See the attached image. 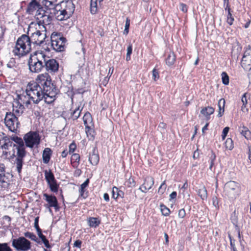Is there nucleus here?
Masks as SVG:
<instances>
[{
    "mask_svg": "<svg viewBox=\"0 0 251 251\" xmlns=\"http://www.w3.org/2000/svg\"><path fill=\"white\" fill-rule=\"evenodd\" d=\"M30 57L33 59L35 60L42 65L44 67L45 63L50 58L49 56L46 54V53L44 50H38L34 52L33 54L30 55Z\"/></svg>",
    "mask_w": 251,
    "mask_h": 251,
    "instance_id": "13",
    "label": "nucleus"
},
{
    "mask_svg": "<svg viewBox=\"0 0 251 251\" xmlns=\"http://www.w3.org/2000/svg\"><path fill=\"white\" fill-rule=\"evenodd\" d=\"M222 79L223 83L225 85H227L229 83V77L226 72L222 73Z\"/></svg>",
    "mask_w": 251,
    "mask_h": 251,
    "instance_id": "40",
    "label": "nucleus"
},
{
    "mask_svg": "<svg viewBox=\"0 0 251 251\" xmlns=\"http://www.w3.org/2000/svg\"><path fill=\"white\" fill-rule=\"evenodd\" d=\"M72 161H73L74 163H75V166L77 167L79 164V161H80L79 155L77 153L73 154L72 156Z\"/></svg>",
    "mask_w": 251,
    "mask_h": 251,
    "instance_id": "39",
    "label": "nucleus"
},
{
    "mask_svg": "<svg viewBox=\"0 0 251 251\" xmlns=\"http://www.w3.org/2000/svg\"><path fill=\"white\" fill-rule=\"evenodd\" d=\"M132 51V45L130 44L128 45L127 48V53L126 55V59L128 61L130 59V55Z\"/></svg>",
    "mask_w": 251,
    "mask_h": 251,
    "instance_id": "43",
    "label": "nucleus"
},
{
    "mask_svg": "<svg viewBox=\"0 0 251 251\" xmlns=\"http://www.w3.org/2000/svg\"><path fill=\"white\" fill-rule=\"evenodd\" d=\"M24 139L26 146L29 148L37 146L39 144L40 141L39 134L36 132L33 131L26 133L25 135Z\"/></svg>",
    "mask_w": 251,
    "mask_h": 251,
    "instance_id": "11",
    "label": "nucleus"
},
{
    "mask_svg": "<svg viewBox=\"0 0 251 251\" xmlns=\"http://www.w3.org/2000/svg\"><path fill=\"white\" fill-rule=\"evenodd\" d=\"M44 199L48 202L50 207H56L57 206V201L54 196L49 195L46 193L43 194Z\"/></svg>",
    "mask_w": 251,
    "mask_h": 251,
    "instance_id": "20",
    "label": "nucleus"
},
{
    "mask_svg": "<svg viewBox=\"0 0 251 251\" xmlns=\"http://www.w3.org/2000/svg\"><path fill=\"white\" fill-rule=\"evenodd\" d=\"M38 222H39V217H37L35 218L34 220V227L36 229L40 228L39 225H38Z\"/></svg>",
    "mask_w": 251,
    "mask_h": 251,
    "instance_id": "58",
    "label": "nucleus"
},
{
    "mask_svg": "<svg viewBox=\"0 0 251 251\" xmlns=\"http://www.w3.org/2000/svg\"><path fill=\"white\" fill-rule=\"evenodd\" d=\"M118 190V188L116 187H114L112 189V197L114 199H116V194H117Z\"/></svg>",
    "mask_w": 251,
    "mask_h": 251,
    "instance_id": "55",
    "label": "nucleus"
},
{
    "mask_svg": "<svg viewBox=\"0 0 251 251\" xmlns=\"http://www.w3.org/2000/svg\"><path fill=\"white\" fill-rule=\"evenodd\" d=\"M179 6H180V9L182 12H183L184 13L187 12L188 8H187V5L185 4L181 3H180Z\"/></svg>",
    "mask_w": 251,
    "mask_h": 251,
    "instance_id": "51",
    "label": "nucleus"
},
{
    "mask_svg": "<svg viewBox=\"0 0 251 251\" xmlns=\"http://www.w3.org/2000/svg\"><path fill=\"white\" fill-rule=\"evenodd\" d=\"M214 112V109L211 106H207L203 108L201 111V113L208 120L210 118V115L212 114Z\"/></svg>",
    "mask_w": 251,
    "mask_h": 251,
    "instance_id": "21",
    "label": "nucleus"
},
{
    "mask_svg": "<svg viewBox=\"0 0 251 251\" xmlns=\"http://www.w3.org/2000/svg\"><path fill=\"white\" fill-rule=\"evenodd\" d=\"M34 83L39 84L48 93L49 97H47L48 102H53L56 99L58 90L51 81V78L48 73H45L37 75Z\"/></svg>",
    "mask_w": 251,
    "mask_h": 251,
    "instance_id": "2",
    "label": "nucleus"
},
{
    "mask_svg": "<svg viewBox=\"0 0 251 251\" xmlns=\"http://www.w3.org/2000/svg\"><path fill=\"white\" fill-rule=\"evenodd\" d=\"M44 67L48 72L55 73L58 70L59 64L56 60L49 58L45 63Z\"/></svg>",
    "mask_w": 251,
    "mask_h": 251,
    "instance_id": "17",
    "label": "nucleus"
},
{
    "mask_svg": "<svg viewBox=\"0 0 251 251\" xmlns=\"http://www.w3.org/2000/svg\"><path fill=\"white\" fill-rule=\"evenodd\" d=\"M130 25V20L128 18L126 19V25L125 27V30L124 31V34H127L129 31V27Z\"/></svg>",
    "mask_w": 251,
    "mask_h": 251,
    "instance_id": "45",
    "label": "nucleus"
},
{
    "mask_svg": "<svg viewBox=\"0 0 251 251\" xmlns=\"http://www.w3.org/2000/svg\"><path fill=\"white\" fill-rule=\"evenodd\" d=\"M239 131L246 139H249L251 138V131H250L247 127L243 126L240 128Z\"/></svg>",
    "mask_w": 251,
    "mask_h": 251,
    "instance_id": "31",
    "label": "nucleus"
},
{
    "mask_svg": "<svg viewBox=\"0 0 251 251\" xmlns=\"http://www.w3.org/2000/svg\"><path fill=\"white\" fill-rule=\"evenodd\" d=\"M176 192H173L170 195V199H174L176 198Z\"/></svg>",
    "mask_w": 251,
    "mask_h": 251,
    "instance_id": "62",
    "label": "nucleus"
},
{
    "mask_svg": "<svg viewBox=\"0 0 251 251\" xmlns=\"http://www.w3.org/2000/svg\"><path fill=\"white\" fill-rule=\"evenodd\" d=\"M24 106L19 100H14L13 103V113L16 116H20L23 113Z\"/></svg>",
    "mask_w": 251,
    "mask_h": 251,
    "instance_id": "19",
    "label": "nucleus"
},
{
    "mask_svg": "<svg viewBox=\"0 0 251 251\" xmlns=\"http://www.w3.org/2000/svg\"><path fill=\"white\" fill-rule=\"evenodd\" d=\"M29 69L30 72L34 73L40 72L44 68L43 65L37 62L32 57L30 58L28 62Z\"/></svg>",
    "mask_w": 251,
    "mask_h": 251,
    "instance_id": "16",
    "label": "nucleus"
},
{
    "mask_svg": "<svg viewBox=\"0 0 251 251\" xmlns=\"http://www.w3.org/2000/svg\"><path fill=\"white\" fill-rule=\"evenodd\" d=\"M241 110L244 112V113H246L248 112V108H247V106H246V105H243V104H242V105L241 106Z\"/></svg>",
    "mask_w": 251,
    "mask_h": 251,
    "instance_id": "63",
    "label": "nucleus"
},
{
    "mask_svg": "<svg viewBox=\"0 0 251 251\" xmlns=\"http://www.w3.org/2000/svg\"><path fill=\"white\" fill-rule=\"evenodd\" d=\"M51 153V151L50 149L47 148H45L43 152V160L44 163H48L50 158V155Z\"/></svg>",
    "mask_w": 251,
    "mask_h": 251,
    "instance_id": "24",
    "label": "nucleus"
},
{
    "mask_svg": "<svg viewBox=\"0 0 251 251\" xmlns=\"http://www.w3.org/2000/svg\"><path fill=\"white\" fill-rule=\"evenodd\" d=\"M178 216L181 218H183L185 216V211L184 209H181L178 211Z\"/></svg>",
    "mask_w": 251,
    "mask_h": 251,
    "instance_id": "53",
    "label": "nucleus"
},
{
    "mask_svg": "<svg viewBox=\"0 0 251 251\" xmlns=\"http://www.w3.org/2000/svg\"><path fill=\"white\" fill-rule=\"evenodd\" d=\"M85 131L89 140H93L94 139V131L91 126L85 127Z\"/></svg>",
    "mask_w": 251,
    "mask_h": 251,
    "instance_id": "35",
    "label": "nucleus"
},
{
    "mask_svg": "<svg viewBox=\"0 0 251 251\" xmlns=\"http://www.w3.org/2000/svg\"><path fill=\"white\" fill-rule=\"evenodd\" d=\"M152 79L154 81H156L159 77V73L155 69H154L152 71Z\"/></svg>",
    "mask_w": 251,
    "mask_h": 251,
    "instance_id": "48",
    "label": "nucleus"
},
{
    "mask_svg": "<svg viewBox=\"0 0 251 251\" xmlns=\"http://www.w3.org/2000/svg\"><path fill=\"white\" fill-rule=\"evenodd\" d=\"M200 152L199 151L197 150L195 151L193 154V158L194 159H197L199 157Z\"/></svg>",
    "mask_w": 251,
    "mask_h": 251,
    "instance_id": "61",
    "label": "nucleus"
},
{
    "mask_svg": "<svg viewBox=\"0 0 251 251\" xmlns=\"http://www.w3.org/2000/svg\"><path fill=\"white\" fill-rule=\"evenodd\" d=\"M0 182L4 187L7 186L9 183V180L5 175V172L2 167H0Z\"/></svg>",
    "mask_w": 251,
    "mask_h": 251,
    "instance_id": "22",
    "label": "nucleus"
},
{
    "mask_svg": "<svg viewBox=\"0 0 251 251\" xmlns=\"http://www.w3.org/2000/svg\"><path fill=\"white\" fill-rule=\"evenodd\" d=\"M100 221L97 218L90 217L88 219V225L91 227H96L100 224Z\"/></svg>",
    "mask_w": 251,
    "mask_h": 251,
    "instance_id": "32",
    "label": "nucleus"
},
{
    "mask_svg": "<svg viewBox=\"0 0 251 251\" xmlns=\"http://www.w3.org/2000/svg\"><path fill=\"white\" fill-rule=\"evenodd\" d=\"M76 149V146L75 144L72 143L69 146L70 152H73Z\"/></svg>",
    "mask_w": 251,
    "mask_h": 251,
    "instance_id": "56",
    "label": "nucleus"
},
{
    "mask_svg": "<svg viewBox=\"0 0 251 251\" xmlns=\"http://www.w3.org/2000/svg\"><path fill=\"white\" fill-rule=\"evenodd\" d=\"M17 100H19L23 105L25 104L26 106H28L30 104V100L28 98L27 99L26 96L22 94L19 96V99Z\"/></svg>",
    "mask_w": 251,
    "mask_h": 251,
    "instance_id": "34",
    "label": "nucleus"
},
{
    "mask_svg": "<svg viewBox=\"0 0 251 251\" xmlns=\"http://www.w3.org/2000/svg\"><path fill=\"white\" fill-rule=\"evenodd\" d=\"M215 159H216L215 154L213 153H212L211 156L210 158V166H209V169L210 170H212V167L214 165Z\"/></svg>",
    "mask_w": 251,
    "mask_h": 251,
    "instance_id": "47",
    "label": "nucleus"
},
{
    "mask_svg": "<svg viewBox=\"0 0 251 251\" xmlns=\"http://www.w3.org/2000/svg\"><path fill=\"white\" fill-rule=\"evenodd\" d=\"M225 147L226 149L231 150L234 147L233 142L232 140L228 138L226 139L225 143Z\"/></svg>",
    "mask_w": 251,
    "mask_h": 251,
    "instance_id": "37",
    "label": "nucleus"
},
{
    "mask_svg": "<svg viewBox=\"0 0 251 251\" xmlns=\"http://www.w3.org/2000/svg\"><path fill=\"white\" fill-rule=\"evenodd\" d=\"M10 139L12 142L14 141L16 144L13 143L14 149H15L16 151V159L14 164L18 173L20 174L23 167V159L25 156L24 143L23 139L18 136H15Z\"/></svg>",
    "mask_w": 251,
    "mask_h": 251,
    "instance_id": "5",
    "label": "nucleus"
},
{
    "mask_svg": "<svg viewBox=\"0 0 251 251\" xmlns=\"http://www.w3.org/2000/svg\"><path fill=\"white\" fill-rule=\"evenodd\" d=\"M43 8L41 5L36 0H32L28 4L26 12L30 15H34L36 18L37 15H40L41 12H43Z\"/></svg>",
    "mask_w": 251,
    "mask_h": 251,
    "instance_id": "12",
    "label": "nucleus"
},
{
    "mask_svg": "<svg viewBox=\"0 0 251 251\" xmlns=\"http://www.w3.org/2000/svg\"><path fill=\"white\" fill-rule=\"evenodd\" d=\"M89 161L93 165H96L99 161V156L98 154L94 151L89 156Z\"/></svg>",
    "mask_w": 251,
    "mask_h": 251,
    "instance_id": "26",
    "label": "nucleus"
},
{
    "mask_svg": "<svg viewBox=\"0 0 251 251\" xmlns=\"http://www.w3.org/2000/svg\"><path fill=\"white\" fill-rule=\"evenodd\" d=\"M119 197H124V193L121 190H118L117 194L116 196V199H117Z\"/></svg>",
    "mask_w": 251,
    "mask_h": 251,
    "instance_id": "60",
    "label": "nucleus"
},
{
    "mask_svg": "<svg viewBox=\"0 0 251 251\" xmlns=\"http://www.w3.org/2000/svg\"><path fill=\"white\" fill-rule=\"evenodd\" d=\"M167 185L165 183V181H164L158 189V192L161 194H163L166 189Z\"/></svg>",
    "mask_w": 251,
    "mask_h": 251,
    "instance_id": "44",
    "label": "nucleus"
},
{
    "mask_svg": "<svg viewBox=\"0 0 251 251\" xmlns=\"http://www.w3.org/2000/svg\"><path fill=\"white\" fill-rule=\"evenodd\" d=\"M160 209L162 214L165 216L169 215L170 212V209L164 205H160Z\"/></svg>",
    "mask_w": 251,
    "mask_h": 251,
    "instance_id": "42",
    "label": "nucleus"
},
{
    "mask_svg": "<svg viewBox=\"0 0 251 251\" xmlns=\"http://www.w3.org/2000/svg\"><path fill=\"white\" fill-rule=\"evenodd\" d=\"M12 246L18 251H27L31 249V243L24 237L14 239Z\"/></svg>",
    "mask_w": 251,
    "mask_h": 251,
    "instance_id": "9",
    "label": "nucleus"
},
{
    "mask_svg": "<svg viewBox=\"0 0 251 251\" xmlns=\"http://www.w3.org/2000/svg\"><path fill=\"white\" fill-rule=\"evenodd\" d=\"M81 244H82V242L81 241L78 240L75 242L74 245V247H77L78 248H80Z\"/></svg>",
    "mask_w": 251,
    "mask_h": 251,
    "instance_id": "57",
    "label": "nucleus"
},
{
    "mask_svg": "<svg viewBox=\"0 0 251 251\" xmlns=\"http://www.w3.org/2000/svg\"><path fill=\"white\" fill-rule=\"evenodd\" d=\"M229 128L228 127H226L224 128L223 132H222V138L223 140H224L225 139L227 135V133L229 131Z\"/></svg>",
    "mask_w": 251,
    "mask_h": 251,
    "instance_id": "50",
    "label": "nucleus"
},
{
    "mask_svg": "<svg viewBox=\"0 0 251 251\" xmlns=\"http://www.w3.org/2000/svg\"><path fill=\"white\" fill-rule=\"evenodd\" d=\"M45 179L48 183L55 180L54 175L51 171H45Z\"/></svg>",
    "mask_w": 251,
    "mask_h": 251,
    "instance_id": "33",
    "label": "nucleus"
},
{
    "mask_svg": "<svg viewBox=\"0 0 251 251\" xmlns=\"http://www.w3.org/2000/svg\"><path fill=\"white\" fill-rule=\"evenodd\" d=\"M36 19L38 21V24L36 25V26H38V25L46 26L45 25H49L50 23L51 17L49 15L47 14L44 10L43 12H41L40 15H37Z\"/></svg>",
    "mask_w": 251,
    "mask_h": 251,
    "instance_id": "14",
    "label": "nucleus"
},
{
    "mask_svg": "<svg viewBox=\"0 0 251 251\" xmlns=\"http://www.w3.org/2000/svg\"><path fill=\"white\" fill-rule=\"evenodd\" d=\"M247 94L245 93L242 97L241 101L243 105H247L248 103Z\"/></svg>",
    "mask_w": 251,
    "mask_h": 251,
    "instance_id": "52",
    "label": "nucleus"
},
{
    "mask_svg": "<svg viewBox=\"0 0 251 251\" xmlns=\"http://www.w3.org/2000/svg\"><path fill=\"white\" fill-rule=\"evenodd\" d=\"M241 65L245 69H251V49H248L245 51L241 61Z\"/></svg>",
    "mask_w": 251,
    "mask_h": 251,
    "instance_id": "15",
    "label": "nucleus"
},
{
    "mask_svg": "<svg viewBox=\"0 0 251 251\" xmlns=\"http://www.w3.org/2000/svg\"><path fill=\"white\" fill-rule=\"evenodd\" d=\"M24 235L25 237L28 238L34 241L38 242V239L34 233L30 232H26L24 233Z\"/></svg>",
    "mask_w": 251,
    "mask_h": 251,
    "instance_id": "38",
    "label": "nucleus"
},
{
    "mask_svg": "<svg viewBox=\"0 0 251 251\" xmlns=\"http://www.w3.org/2000/svg\"><path fill=\"white\" fill-rule=\"evenodd\" d=\"M135 185V182L132 178H129L127 181V186L128 187H134Z\"/></svg>",
    "mask_w": 251,
    "mask_h": 251,
    "instance_id": "49",
    "label": "nucleus"
},
{
    "mask_svg": "<svg viewBox=\"0 0 251 251\" xmlns=\"http://www.w3.org/2000/svg\"><path fill=\"white\" fill-rule=\"evenodd\" d=\"M31 24L29 26L28 34H30V37L26 35H23L19 37L16 42L13 53L19 57L24 56L28 53L31 50V43L40 45L45 41L47 37V29L43 25H38L34 29Z\"/></svg>",
    "mask_w": 251,
    "mask_h": 251,
    "instance_id": "1",
    "label": "nucleus"
},
{
    "mask_svg": "<svg viewBox=\"0 0 251 251\" xmlns=\"http://www.w3.org/2000/svg\"><path fill=\"white\" fill-rule=\"evenodd\" d=\"M89 179H87L81 185H80V187L82 189H85V188H86L88 185V184H89Z\"/></svg>",
    "mask_w": 251,
    "mask_h": 251,
    "instance_id": "54",
    "label": "nucleus"
},
{
    "mask_svg": "<svg viewBox=\"0 0 251 251\" xmlns=\"http://www.w3.org/2000/svg\"><path fill=\"white\" fill-rule=\"evenodd\" d=\"M53 9L56 19L62 21L68 19L73 14L75 6L72 0L63 1Z\"/></svg>",
    "mask_w": 251,
    "mask_h": 251,
    "instance_id": "4",
    "label": "nucleus"
},
{
    "mask_svg": "<svg viewBox=\"0 0 251 251\" xmlns=\"http://www.w3.org/2000/svg\"><path fill=\"white\" fill-rule=\"evenodd\" d=\"M154 184V179L151 176H147L145 179L144 182L139 188L141 192L146 193L147 191L150 190Z\"/></svg>",
    "mask_w": 251,
    "mask_h": 251,
    "instance_id": "18",
    "label": "nucleus"
},
{
    "mask_svg": "<svg viewBox=\"0 0 251 251\" xmlns=\"http://www.w3.org/2000/svg\"><path fill=\"white\" fill-rule=\"evenodd\" d=\"M198 194L202 200H206L207 198V193L205 186L203 185L200 186L198 191Z\"/></svg>",
    "mask_w": 251,
    "mask_h": 251,
    "instance_id": "27",
    "label": "nucleus"
},
{
    "mask_svg": "<svg viewBox=\"0 0 251 251\" xmlns=\"http://www.w3.org/2000/svg\"><path fill=\"white\" fill-rule=\"evenodd\" d=\"M4 123L8 129L13 132L17 131L19 125L17 116L11 112L6 113L4 118Z\"/></svg>",
    "mask_w": 251,
    "mask_h": 251,
    "instance_id": "10",
    "label": "nucleus"
},
{
    "mask_svg": "<svg viewBox=\"0 0 251 251\" xmlns=\"http://www.w3.org/2000/svg\"><path fill=\"white\" fill-rule=\"evenodd\" d=\"M212 204L215 207L216 209H219V200L217 197L214 196L212 198Z\"/></svg>",
    "mask_w": 251,
    "mask_h": 251,
    "instance_id": "46",
    "label": "nucleus"
},
{
    "mask_svg": "<svg viewBox=\"0 0 251 251\" xmlns=\"http://www.w3.org/2000/svg\"><path fill=\"white\" fill-rule=\"evenodd\" d=\"M51 45L53 49L56 51H62L65 49L66 39L60 34L53 32L50 36Z\"/></svg>",
    "mask_w": 251,
    "mask_h": 251,
    "instance_id": "7",
    "label": "nucleus"
},
{
    "mask_svg": "<svg viewBox=\"0 0 251 251\" xmlns=\"http://www.w3.org/2000/svg\"><path fill=\"white\" fill-rule=\"evenodd\" d=\"M42 3L44 5L49 9H53L57 4V0H43Z\"/></svg>",
    "mask_w": 251,
    "mask_h": 251,
    "instance_id": "28",
    "label": "nucleus"
},
{
    "mask_svg": "<svg viewBox=\"0 0 251 251\" xmlns=\"http://www.w3.org/2000/svg\"><path fill=\"white\" fill-rule=\"evenodd\" d=\"M233 21H234V18H227V23L229 25H232V24H233Z\"/></svg>",
    "mask_w": 251,
    "mask_h": 251,
    "instance_id": "64",
    "label": "nucleus"
},
{
    "mask_svg": "<svg viewBox=\"0 0 251 251\" xmlns=\"http://www.w3.org/2000/svg\"><path fill=\"white\" fill-rule=\"evenodd\" d=\"M82 108L83 107L80 105H78L71 112V118L73 120H76L80 116Z\"/></svg>",
    "mask_w": 251,
    "mask_h": 251,
    "instance_id": "25",
    "label": "nucleus"
},
{
    "mask_svg": "<svg viewBox=\"0 0 251 251\" xmlns=\"http://www.w3.org/2000/svg\"><path fill=\"white\" fill-rule=\"evenodd\" d=\"M109 80V77L107 76L106 77H104V79L101 82V84L103 86H106V84L108 83Z\"/></svg>",
    "mask_w": 251,
    "mask_h": 251,
    "instance_id": "59",
    "label": "nucleus"
},
{
    "mask_svg": "<svg viewBox=\"0 0 251 251\" xmlns=\"http://www.w3.org/2000/svg\"><path fill=\"white\" fill-rule=\"evenodd\" d=\"M225 105V100L223 99H221L218 101L219 113L218 116L221 117L224 112V108Z\"/></svg>",
    "mask_w": 251,
    "mask_h": 251,
    "instance_id": "29",
    "label": "nucleus"
},
{
    "mask_svg": "<svg viewBox=\"0 0 251 251\" xmlns=\"http://www.w3.org/2000/svg\"><path fill=\"white\" fill-rule=\"evenodd\" d=\"M50 186V190L53 192H57L58 191V185L56 183V180L50 182L48 183Z\"/></svg>",
    "mask_w": 251,
    "mask_h": 251,
    "instance_id": "36",
    "label": "nucleus"
},
{
    "mask_svg": "<svg viewBox=\"0 0 251 251\" xmlns=\"http://www.w3.org/2000/svg\"><path fill=\"white\" fill-rule=\"evenodd\" d=\"M176 60V56L173 52H170L168 55L166 60V63L168 66L173 65Z\"/></svg>",
    "mask_w": 251,
    "mask_h": 251,
    "instance_id": "30",
    "label": "nucleus"
},
{
    "mask_svg": "<svg viewBox=\"0 0 251 251\" xmlns=\"http://www.w3.org/2000/svg\"><path fill=\"white\" fill-rule=\"evenodd\" d=\"M25 92L29 99L33 103L37 104L41 100H44V101L48 104L52 102H48L47 97H49L48 93H46L42 87L34 81L29 82L26 87Z\"/></svg>",
    "mask_w": 251,
    "mask_h": 251,
    "instance_id": "3",
    "label": "nucleus"
},
{
    "mask_svg": "<svg viewBox=\"0 0 251 251\" xmlns=\"http://www.w3.org/2000/svg\"><path fill=\"white\" fill-rule=\"evenodd\" d=\"M83 121L85 127L91 126H93L92 118L89 113H86L83 117Z\"/></svg>",
    "mask_w": 251,
    "mask_h": 251,
    "instance_id": "23",
    "label": "nucleus"
},
{
    "mask_svg": "<svg viewBox=\"0 0 251 251\" xmlns=\"http://www.w3.org/2000/svg\"><path fill=\"white\" fill-rule=\"evenodd\" d=\"M224 192L229 198L235 199L240 192V185L235 181H229L225 184Z\"/></svg>",
    "mask_w": 251,
    "mask_h": 251,
    "instance_id": "8",
    "label": "nucleus"
},
{
    "mask_svg": "<svg viewBox=\"0 0 251 251\" xmlns=\"http://www.w3.org/2000/svg\"><path fill=\"white\" fill-rule=\"evenodd\" d=\"M0 251H12L7 243H0Z\"/></svg>",
    "mask_w": 251,
    "mask_h": 251,
    "instance_id": "41",
    "label": "nucleus"
},
{
    "mask_svg": "<svg viewBox=\"0 0 251 251\" xmlns=\"http://www.w3.org/2000/svg\"><path fill=\"white\" fill-rule=\"evenodd\" d=\"M0 148L4 154L15 156L16 151L14 149L13 142L10 138L3 132H0Z\"/></svg>",
    "mask_w": 251,
    "mask_h": 251,
    "instance_id": "6",
    "label": "nucleus"
}]
</instances>
